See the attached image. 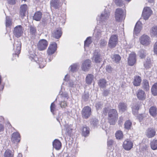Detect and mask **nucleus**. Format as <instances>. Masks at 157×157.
<instances>
[{"instance_id":"nucleus-35","label":"nucleus","mask_w":157,"mask_h":157,"mask_svg":"<svg viewBox=\"0 0 157 157\" xmlns=\"http://www.w3.org/2000/svg\"><path fill=\"white\" fill-rule=\"evenodd\" d=\"M142 86L143 88L146 90H149V86L148 81L144 79L143 80Z\"/></svg>"},{"instance_id":"nucleus-22","label":"nucleus","mask_w":157,"mask_h":157,"mask_svg":"<svg viewBox=\"0 0 157 157\" xmlns=\"http://www.w3.org/2000/svg\"><path fill=\"white\" fill-rule=\"evenodd\" d=\"M62 34L61 29H57L55 30L52 33V35L53 37L56 39L59 38Z\"/></svg>"},{"instance_id":"nucleus-1","label":"nucleus","mask_w":157,"mask_h":157,"mask_svg":"<svg viewBox=\"0 0 157 157\" xmlns=\"http://www.w3.org/2000/svg\"><path fill=\"white\" fill-rule=\"evenodd\" d=\"M109 111L108 114V119L110 124H115L118 118V113L115 109H112L109 110L107 108H105L103 112L106 114Z\"/></svg>"},{"instance_id":"nucleus-47","label":"nucleus","mask_w":157,"mask_h":157,"mask_svg":"<svg viewBox=\"0 0 157 157\" xmlns=\"http://www.w3.org/2000/svg\"><path fill=\"white\" fill-rule=\"evenodd\" d=\"M132 123L129 121H127L124 124V128L127 129H129L130 128Z\"/></svg>"},{"instance_id":"nucleus-8","label":"nucleus","mask_w":157,"mask_h":157,"mask_svg":"<svg viewBox=\"0 0 157 157\" xmlns=\"http://www.w3.org/2000/svg\"><path fill=\"white\" fill-rule=\"evenodd\" d=\"M23 29L21 25L16 26L14 29L13 33L15 36L18 38L21 36L23 33Z\"/></svg>"},{"instance_id":"nucleus-56","label":"nucleus","mask_w":157,"mask_h":157,"mask_svg":"<svg viewBox=\"0 0 157 157\" xmlns=\"http://www.w3.org/2000/svg\"><path fill=\"white\" fill-rule=\"evenodd\" d=\"M123 118L122 117H120L119 118V120L118 121V124L119 125H121L122 124L123 122Z\"/></svg>"},{"instance_id":"nucleus-41","label":"nucleus","mask_w":157,"mask_h":157,"mask_svg":"<svg viewBox=\"0 0 157 157\" xmlns=\"http://www.w3.org/2000/svg\"><path fill=\"white\" fill-rule=\"evenodd\" d=\"M36 29L35 27L32 26L29 27V33L33 36H35L36 33Z\"/></svg>"},{"instance_id":"nucleus-30","label":"nucleus","mask_w":157,"mask_h":157,"mask_svg":"<svg viewBox=\"0 0 157 157\" xmlns=\"http://www.w3.org/2000/svg\"><path fill=\"white\" fill-rule=\"evenodd\" d=\"M94 78V76L92 74L88 75L86 78V81L87 84H90Z\"/></svg>"},{"instance_id":"nucleus-37","label":"nucleus","mask_w":157,"mask_h":157,"mask_svg":"<svg viewBox=\"0 0 157 157\" xmlns=\"http://www.w3.org/2000/svg\"><path fill=\"white\" fill-rule=\"evenodd\" d=\"M149 113L152 116H155L157 113V109L155 107H151L149 109Z\"/></svg>"},{"instance_id":"nucleus-57","label":"nucleus","mask_w":157,"mask_h":157,"mask_svg":"<svg viewBox=\"0 0 157 157\" xmlns=\"http://www.w3.org/2000/svg\"><path fill=\"white\" fill-rule=\"evenodd\" d=\"M154 52L157 54V41L154 45Z\"/></svg>"},{"instance_id":"nucleus-33","label":"nucleus","mask_w":157,"mask_h":157,"mask_svg":"<svg viewBox=\"0 0 157 157\" xmlns=\"http://www.w3.org/2000/svg\"><path fill=\"white\" fill-rule=\"evenodd\" d=\"M111 58L113 61L117 63H119L121 59V56L117 54L113 55L111 56Z\"/></svg>"},{"instance_id":"nucleus-32","label":"nucleus","mask_w":157,"mask_h":157,"mask_svg":"<svg viewBox=\"0 0 157 157\" xmlns=\"http://www.w3.org/2000/svg\"><path fill=\"white\" fill-rule=\"evenodd\" d=\"M150 34L152 36H157V26H154L151 28Z\"/></svg>"},{"instance_id":"nucleus-4","label":"nucleus","mask_w":157,"mask_h":157,"mask_svg":"<svg viewBox=\"0 0 157 157\" xmlns=\"http://www.w3.org/2000/svg\"><path fill=\"white\" fill-rule=\"evenodd\" d=\"M109 16L110 12L109 11L105 10L104 11L102 12L100 16H98L97 18V20L101 24L105 25L107 21Z\"/></svg>"},{"instance_id":"nucleus-60","label":"nucleus","mask_w":157,"mask_h":157,"mask_svg":"<svg viewBox=\"0 0 157 157\" xmlns=\"http://www.w3.org/2000/svg\"><path fill=\"white\" fill-rule=\"evenodd\" d=\"M109 92V90H105L103 92V95L104 96H106L108 94Z\"/></svg>"},{"instance_id":"nucleus-12","label":"nucleus","mask_w":157,"mask_h":157,"mask_svg":"<svg viewBox=\"0 0 157 157\" xmlns=\"http://www.w3.org/2000/svg\"><path fill=\"white\" fill-rule=\"evenodd\" d=\"M20 135L18 132H14L12 134L11 140L12 143L17 144L20 141Z\"/></svg>"},{"instance_id":"nucleus-27","label":"nucleus","mask_w":157,"mask_h":157,"mask_svg":"<svg viewBox=\"0 0 157 157\" xmlns=\"http://www.w3.org/2000/svg\"><path fill=\"white\" fill-rule=\"evenodd\" d=\"M120 112H123L127 110V104L123 102L120 103L118 106Z\"/></svg>"},{"instance_id":"nucleus-39","label":"nucleus","mask_w":157,"mask_h":157,"mask_svg":"<svg viewBox=\"0 0 157 157\" xmlns=\"http://www.w3.org/2000/svg\"><path fill=\"white\" fill-rule=\"evenodd\" d=\"M12 24V20L9 17H6V27L10 26Z\"/></svg>"},{"instance_id":"nucleus-36","label":"nucleus","mask_w":157,"mask_h":157,"mask_svg":"<svg viewBox=\"0 0 157 157\" xmlns=\"http://www.w3.org/2000/svg\"><path fill=\"white\" fill-rule=\"evenodd\" d=\"M152 94L154 96L157 95V83H155L151 87Z\"/></svg>"},{"instance_id":"nucleus-5","label":"nucleus","mask_w":157,"mask_h":157,"mask_svg":"<svg viewBox=\"0 0 157 157\" xmlns=\"http://www.w3.org/2000/svg\"><path fill=\"white\" fill-rule=\"evenodd\" d=\"M118 36L116 35H111L109 38L108 45L110 48L115 47L117 43Z\"/></svg>"},{"instance_id":"nucleus-61","label":"nucleus","mask_w":157,"mask_h":157,"mask_svg":"<svg viewBox=\"0 0 157 157\" xmlns=\"http://www.w3.org/2000/svg\"><path fill=\"white\" fill-rule=\"evenodd\" d=\"M9 3L11 4H14L15 3V0H7Z\"/></svg>"},{"instance_id":"nucleus-63","label":"nucleus","mask_w":157,"mask_h":157,"mask_svg":"<svg viewBox=\"0 0 157 157\" xmlns=\"http://www.w3.org/2000/svg\"><path fill=\"white\" fill-rule=\"evenodd\" d=\"M69 77L67 75H65L64 80L66 81H67Z\"/></svg>"},{"instance_id":"nucleus-19","label":"nucleus","mask_w":157,"mask_h":157,"mask_svg":"<svg viewBox=\"0 0 157 157\" xmlns=\"http://www.w3.org/2000/svg\"><path fill=\"white\" fill-rule=\"evenodd\" d=\"M92 59L93 61L96 63H99L101 61L100 55L98 51L95 50L94 51Z\"/></svg>"},{"instance_id":"nucleus-44","label":"nucleus","mask_w":157,"mask_h":157,"mask_svg":"<svg viewBox=\"0 0 157 157\" xmlns=\"http://www.w3.org/2000/svg\"><path fill=\"white\" fill-rule=\"evenodd\" d=\"M146 51L143 49L141 50L139 53V55L140 57L141 58H144L146 55Z\"/></svg>"},{"instance_id":"nucleus-45","label":"nucleus","mask_w":157,"mask_h":157,"mask_svg":"<svg viewBox=\"0 0 157 157\" xmlns=\"http://www.w3.org/2000/svg\"><path fill=\"white\" fill-rule=\"evenodd\" d=\"M115 136L117 139H121L123 138V134L122 131L119 130L116 132Z\"/></svg>"},{"instance_id":"nucleus-53","label":"nucleus","mask_w":157,"mask_h":157,"mask_svg":"<svg viewBox=\"0 0 157 157\" xmlns=\"http://www.w3.org/2000/svg\"><path fill=\"white\" fill-rule=\"evenodd\" d=\"M60 105L61 108H65L67 106V104L66 102L65 101H61V102L60 103Z\"/></svg>"},{"instance_id":"nucleus-24","label":"nucleus","mask_w":157,"mask_h":157,"mask_svg":"<svg viewBox=\"0 0 157 157\" xmlns=\"http://www.w3.org/2000/svg\"><path fill=\"white\" fill-rule=\"evenodd\" d=\"M141 81L142 79L139 76H136L134 77L133 84L135 86H139L140 85Z\"/></svg>"},{"instance_id":"nucleus-16","label":"nucleus","mask_w":157,"mask_h":157,"mask_svg":"<svg viewBox=\"0 0 157 157\" xmlns=\"http://www.w3.org/2000/svg\"><path fill=\"white\" fill-rule=\"evenodd\" d=\"M133 145L132 142L130 140L127 139L124 142L123 147L125 150L129 151L132 147Z\"/></svg>"},{"instance_id":"nucleus-26","label":"nucleus","mask_w":157,"mask_h":157,"mask_svg":"<svg viewBox=\"0 0 157 157\" xmlns=\"http://www.w3.org/2000/svg\"><path fill=\"white\" fill-rule=\"evenodd\" d=\"M141 103H138L136 104L132 107V111L133 113L135 115H136L138 113V110L140 107V106L141 105Z\"/></svg>"},{"instance_id":"nucleus-15","label":"nucleus","mask_w":157,"mask_h":157,"mask_svg":"<svg viewBox=\"0 0 157 157\" xmlns=\"http://www.w3.org/2000/svg\"><path fill=\"white\" fill-rule=\"evenodd\" d=\"M103 32V27L99 25L95 28L94 31V36L95 38L98 39L101 36L102 33Z\"/></svg>"},{"instance_id":"nucleus-18","label":"nucleus","mask_w":157,"mask_h":157,"mask_svg":"<svg viewBox=\"0 0 157 157\" xmlns=\"http://www.w3.org/2000/svg\"><path fill=\"white\" fill-rule=\"evenodd\" d=\"M21 48V43L20 41H15L13 44V50L15 54L18 55L20 52Z\"/></svg>"},{"instance_id":"nucleus-25","label":"nucleus","mask_w":157,"mask_h":157,"mask_svg":"<svg viewBox=\"0 0 157 157\" xmlns=\"http://www.w3.org/2000/svg\"><path fill=\"white\" fill-rule=\"evenodd\" d=\"M53 146L56 150H59L61 147V143L59 140L56 139L53 142Z\"/></svg>"},{"instance_id":"nucleus-11","label":"nucleus","mask_w":157,"mask_h":157,"mask_svg":"<svg viewBox=\"0 0 157 157\" xmlns=\"http://www.w3.org/2000/svg\"><path fill=\"white\" fill-rule=\"evenodd\" d=\"M152 13V11L150 8L148 7L144 8L142 13V16L144 19L145 20H147Z\"/></svg>"},{"instance_id":"nucleus-2","label":"nucleus","mask_w":157,"mask_h":157,"mask_svg":"<svg viewBox=\"0 0 157 157\" xmlns=\"http://www.w3.org/2000/svg\"><path fill=\"white\" fill-rule=\"evenodd\" d=\"M29 53V58L32 61H35L38 63L40 68H43L46 63L45 59L43 57L38 58L35 55L33 51H30Z\"/></svg>"},{"instance_id":"nucleus-48","label":"nucleus","mask_w":157,"mask_h":157,"mask_svg":"<svg viewBox=\"0 0 157 157\" xmlns=\"http://www.w3.org/2000/svg\"><path fill=\"white\" fill-rule=\"evenodd\" d=\"M115 4L118 6H122L123 4V0H113Z\"/></svg>"},{"instance_id":"nucleus-50","label":"nucleus","mask_w":157,"mask_h":157,"mask_svg":"<svg viewBox=\"0 0 157 157\" xmlns=\"http://www.w3.org/2000/svg\"><path fill=\"white\" fill-rule=\"evenodd\" d=\"M107 42L106 40L104 39H101L100 40V45L101 47H104L106 45Z\"/></svg>"},{"instance_id":"nucleus-58","label":"nucleus","mask_w":157,"mask_h":157,"mask_svg":"<svg viewBox=\"0 0 157 157\" xmlns=\"http://www.w3.org/2000/svg\"><path fill=\"white\" fill-rule=\"evenodd\" d=\"M68 85L70 87H73L74 85L72 81H69V82H68Z\"/></svg>"},{"instance_id":"nucleus-21","label":"nucleus","mask_w":157,"mask_h":157,"mask_svg":"<svg viewBox=\"0 0 157 157\" xmlns=\"http://www.w3.org/2000/svg\"><path fill=\"white\" fill-rule=\"evenodd\" d=\"M142 28V24L140 21H138L136 23L134 30V34H136L140 32Z\"/></svg>"},{"instance_id":"nucleus-7","label":"nucleus","mask_w":157,"mask_h":157,"mask_svg":"<svg viewBox=\"0 0 157 157\" xmlns=\"http://www.w3.org/2000/svg\"><path fill=\"white\" fill-rule=\"evenodd\" d=\"M139 40L141 44L145 46H147L150 44L151 42L150 37L145 35L142 36L140 37Z\"/></svg>"},{"instance_id":"nucleus-43","label":"nucleus","mask_w":157,"mask_h":157,"mask_svg":"<svg viewBox=\"0 0 157 157\" xmlns=\"http://www.w3.org/2000/svg\"><path fill=\"white\" fill-rule=\"evenodd\" d=\"M91 124L94 127H96L98 124V121L96 118L92 119L90 121Z\"/></svg>"},{"instance_id":"nucleus-28","label":"nucleus","mask_w":157,"mask_h":157,"mask_svg":"<svg viewBox=\"0 0 157 157\" xmlns=\"http://www.w3.org/2000/svg\"><path fill=\"white\" fill-rule=\"evenodd\" d=\"M27 6L26 4H24L21 7L20 15L23 18L25 16V14L26 11Z\"/></svg>"},{"instance_id":"nucleus-52","label":"nucleus","mask_w":157,"mask_h":157,"mask_svg":"<svg viewBox=\"0 0 157 157\" xmlns=\"http://www.w3.org/2000/svg\"><path fill=\"white\" fill-rule=\"evenodd\" d=\"M95 107L97 110H98L102 108V105L101 102H98L96 104Z\"/></svg>"},{"instance_id":"nucleus-6","label":"nucleus","mask_w":157,"mask_h":157,"mask_svg":"<svg viewBox=\"0 0 157 157\" xmlns=\"http://www.w3.org/2000/svg\"><path fill=\"white\" fill-rule=\"evenodd\" d=\"M91 113V109L88 106L84 107L82 111V116L85 119L88 118L90 116Z\"/></svg>"},{"instance_id":"nucleus-14","label":"nucleus","mask_w":157,"mask_h":157,"mask_svg":"<svg viewBox=\"0 0 157 157\" xmlns=\"http://www.w3.org/2000/svg\"><path fill=\"white\" fill-rule=\"evenodd\" d=\"M57 49V44L55 42H52L50 45L48 50L47 53L50 56L54 54Z\"/></svg>"},{"instance_id":"nucleus-13","label":"nucleus","mask_w":157,"mask_h":157,"mask_svg":"<svg viewBox=\"0 0 157 157\" xmlns=\"http://www.w3.org/2000/svg\"><path fill=\"white\" fill-rule=\"evenodd\" d=\"M136 55L134 53H132L130 54L128 60V64L132 66L136 63Z\"/></svg>"},{"instance_id":"nucleus-42","label":"nucleus","mask_w":157,"mask_h":157,"mask_svg":"<svg viewBox=\"0 0 157 157\" xmlns=\"http://www.w3.org/2000/svg\"><path fill=\"white\" fill-rule=\"evenodd\" d=\"M12 151L9 149L6 151L4 155V157H13V155L11 154Z\"/></svg>"},{"instance_id":"nucleus-38","label":"nucleus","mask_w":157,"mask_h":157,"mask_svg":"<svg viewBox=\"0 0 157 157\" xmlns=\"http://www.w3.org/2000/svg\"><path fill=\"white\" fill-rule=\"evenodd\" d=\"M106 81L105 79H102L99 80L98 85L101 88H104L106 86Z\"/></svg>"},{"instance_id":"nucleus-17","label":"nucleus","mask_w":157,"mask_h":157,"mask_svg":"<svg viewBox=\"0 0 157 157\" xmlns=\"http://www.w3.org/2000/svg\"><path fill=\"white\" fill-rule=\"evenodd\" d=\"M91 61L89 59L85 60L82 63V68L84 71H88L91 67Z\"/></svg>"},{"instance_id":"nucleus-34","label":"nucleus","mask_w":157,"mask_h":157,"mask_svg":"<svg viewBox=\"0 0 157 157\" xmlns=\"http://www.w3.org/2000/svg\"><path fill=\"white\" fill-rule=\"evenodd\" d=\"M90 128H89L86 127L84 126L83 127L82 130V135L84 136H86L88 135L89 133Z\"/></svg>"},{"instance_id":"nucleus-31","label":"nucleus","mask_w":157,"mask_h":157,"mask_svg":"<svg viewBox=\"0 0 157 157\" xmlns=\"http://www.w3.org/2000/svg\"><path fill=\"white\" fill-rule=\"evenodd\" d=\"M151 148L153 150H157V140L153 139L150 143Z\"/></svg>"},{"instance_id":"nucleus-51","label":"nucleus","mask_w":157,"mask_h":157,"mask_svg":"<svg viewBox=\"0 0 157 157\" xmlns=\"http://www.w3.org/2000/svg\"><path fill=\"white\" fill-rule=\"evenodd\" d=\"M56 106L54 103V102L52 103L50 106V109L51 112L53 113L56 109Z\"/></svg>"},{"instance_id":"nucleus-29","label":"nucleus","mask_w":157,"mask_h":157,"mask_svg":"<svg viewBox=\"0 0 157 157\" xmlns=\"http://www.w3.org/2000/svg\"><path fill=\"white\" fill-rule=\"evenodd\" d=\"M42 13L40 11L36 12L33 17V19L36 21H40L42 17Z\"/></svg>"},{"instance_id":"nucleus-55","label":"nucleus","mask_w":157,"mask_h":157,"mask_svg":"<svg viewBox=\"0 0 157 157\" xmlns=\"http://www.w3.org/2000/svg\"><path fill=\"white\" fill-rule=\"evenodd\" d=\"M106 69L107 71L108 72H110L112 70L111 67L109 65H108L106 66Z\"/></svg>"},{"instance_id":"nucleus-40","label":"nucleus","mask_w":157,"mask_h":157,"mask_svg":"<svg viewBox=\"0 0 157 157\" xmlns=\"http://www.w3.org/2000/svg\"><path fill=\"white\" fill-rule=\"evenodd\" d=\"M92 42L91 37H88L84 42V47H88Z\"/></svg>"},{"instance_id":"nucleus-20","label":"nucleus","mask_w":157,"mask_h":157,"mask_svg":"<svg viewBox=\"0 0 157 157\" xmlns=\"http://www.w3.org/2000/svg\"><path fill=\"white\" fill-rule=\"evenodd\" d=\"M156 132L154 129L149 128L147 129L146 132V135L148 138H151L155 135Z\"/></svg>"},{"instance_id":"nucleus-9","label":"nucleus","mask_w":157,"mask_h":157,"mask_svg":"<svg viewBox=\"0 0 157 157\" xmlns=\"http://www.w3.org/2000/svg\"><path fill=\"white\" fill-rule=\"evenodd\" d=\"M48 45V43L46 40L42 39L40 40L37 44V48L40 51H43L46 49Z\"/></svg>"},{"instance_id":"nucleus-46","label":"nucleus","mask_w":157,"mask_h":157,"mask_svg":"<svg viewBox=\"0 0 157 157\" xmlns=\"http://www.w3.org/2000/svg\"><path fill=\"white\" fill-rule=\"evenodd\" d=\"M151 61L150 59H147V61L144 63V66L145 68L148 69L150 67Z\"/></svg>"},{"instance_id":"nucleus-62","label":"nucleus","mask_w":157,"mask_h":157,"mask_svg":"<svg viewBox=\"0 0 157 157\" xmlns=\"http://www.w3.org/2000/svg\"><path fill=\"white\" fill-rule=\"evenodd\" d=\"M113 141L112 140H108L107 142L108 145L110 146L112 145Z\"/></svg>"},{"instance_id":"nucleus-64","label":"nucleus","mask_w":157,"mask_h":157,"mask_svg":"<svg viewBox=\"0 0 157 157\" xmlns=\"http://www.w3.org/2000/svg\"><path fill=\"white\" fill-rule=\"evenodd\" d=\"M143 114H141L140 115V116L139 117V119L140 120H142L143 119Z\"/></svg>"},{"instance_id":"nucleus-54","label":"nucleus","mask_w":157,"mask_h":157,"mask_svg":"<svg viewBox=\"0 0 157 157\" xmlns=\"http://www.w3.org/2000/svg\"><path fill=\"white\" fill-rule=\"evenodd\" d=\"M66 131L68 135H70L72 132V129L69 127L66 128Z\"/></svg>"},{"instance_id":"nucleus-10","label":"nucleus","mask_w":157,"mask_h":157,"mask_svg":"<svg viewBox=\"0 0 157 157\" xmlns=\"http://www.w3.org/2000/svg\"><path fill=\"white\" fill-rule=\"evenodd\" d=\"M50 5L51 7L59 10L62 6V3L60 0H51Z\"/></svg>"},{"instance_id":"nucleus-59","label":"nucleus","mask_w":157,"mask_h":157,"mask_svg":"<svg viewBox=\"0 0 157 157\" xmlns=\"http://www.w3.org/2000/svg\"><path fill=\"white\" fill-rule=\"evenodd\" d=\"M4 130V124H0V132L3 131Z\"/></svg>"},{"instance_id":"nucleus-3","label":"nucleus","mask_w":157,"mask_h":157,"mask_svg":"<svg viewBox=\"0 0 157 157\" xmlns=\"http://www.w3.org/2000/svg\"><path fill=\"white\" fill-rule=\"evenodd\" d=\"M126 17V11L122 9L117 8L115 12V18L116 21L121 22L124 20Z\"/></svg>"},{"instance_id":"nucleus-49","label":"nucleus","mask_w":157,"mask_h":157,"mask_svg":"<svg viewBox=\"0 0 157 157\" xmlns=\"http://www.w3.org/2000/svg\"><path fill=\"white\" fill-rule=\"evenodd\" d=\"M78 66V65L76 63L73 64L70 67L71 71L72 72L75 71Z\"/></svg>"},{"instance_id":"nucleus-23","label":"nucleus","mask_w":157,"mask_h":157,"mask_svg":"<svg viewBox=\"0 0 157 157\" xmlns=\"http://www.w3.org/2000/svg\"><path fill=\"white\" fill-rule=\"evenodd\" d=\"M138 98L140 100H143L145 99L146 95L144 92L142 90H139L136 94Z\"/></svg>"}]
</instances>
